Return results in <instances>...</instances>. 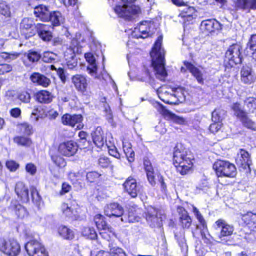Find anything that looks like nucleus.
<instances>
[{
    "label": "nucleus",
    "instance_id": "nucleus-1",
    "mask_svg": "<svg viewBox=\"0 0 256 256\" xmlns=\"http://www.w3.org/2000/svg\"><path fill=\"white\" fill-rule=\"evenodd\" d=\"M162 38L159 36L155 42L150 53L152 58V66L156 78L160 80H164L167 72L164 68V50L162 48Z\"/></svg>",
    "mask_w": 256,
    "mask_h": 256
},
{
    "label": "nucleus",
    "instance_id": "nucleus-2",
    "mask_svg": "<svg viewBox=\"0 0 256 256\" xmlns=\"http://www.w3.org/2000/svg\"><path fill=\"white\" fill-rule=\"evenodd\" d=\"M192 158L181 144L176 146L173 152V162L176 170L182 175L187 174L192 169Z\"/></svg>",
    "mask_w": 256,
    "mask_h": 256
},
{
    "label": "nucleus",
    "instance_id": "nucleus-3",
    "mask_svg": "<svg viewBox=\"0 0 256 256\" xmlns=\"http://www.w3.org/2000/svg\"><path fill=\"white\" fill-rule=\"evenodd\" d=\"M212 228L215 230L220 231L218 236L222 242L228 245L232 244L233 241L230 239L234 231L232 225L228 224L223 219H218L214 224Z\"/></svg>",
    "mask_w": 256,
    "mask_h": 256
},
{
    "label": "nucleus",
    "instance_id": "nucleus-4",
    "mask_svg": "<svg viewBox=\"0 0 256 256\" xmlns=\"http://www.w3.org/2000/svg\"><path fill=\"white\" fill-rule=\"evenodd\" d=\"M213 168L218 176L234 178L236 174L235 166L228 161L218 160L214 164Z\"/></svg>",
    "mask_w": 256,
    "mask_h": 256
},
{
    "label": "nucleus",
    "instance_id": "nucleus-5",
    "mask_svg": "<svg viewBox=\"0 0 256 256\" xmlns=\"http://www.w3.org/2000/svg\"><path fill=\"white\" fill-rule=\"evenodd\" d=\"M81 52V46H79L76 40L73 39L72 42V46L64 53L66 64L68 68L72 70L76 66L78 62L76 58L75 53Z\"/></svg>",
    "mask_w": 256,
    "mask_h": 256
},
{
    "label": "nucleus",
    "instance_id": "nucleus-6",
    "mask_svg": "<svg viewBox=\"0 0 256 256\" xmlns=\"http://www.w3.org/2000/svg\"><path fill=\"white\" fill-rule=\"evenodd\" d=\"M20 250L18 242L14 239L0 238V251L8 256H16Z\"/></svg>",
    "mask_w": 256,
    "mask_h": 256
},
{
    "label": "nucleus",
    "instance_id": "nucleus-7",
    "mask_svg": "<svg viewBox=\"0 0 256 256\" xmlns=\"http://www.w3.org/2000/svg\"><path fill=\"white\" fill-rule=\"evenodd\" d=\"M241 48L240 45L234 44L230 46L225 54V62L230 67H232L242 62L240 55Z\"/></svg>",
    "mask_w": 256,
    "mask_h": 256
},
{
    "label": "nucleus",
    "instance_id": "nucleus-8",
    "mask_svg": "<svg viewBox=\"0 0 256 256\" xmlns=\"http://www.w3.org/2000/svg\"><path fill=\"white\" fill-rule=\"evenodd\" d=\"M146 76L142 78L141 80L150 83L156 90V94L158 98L163 102L167 104L176 103L175 102L170 100V94H172L168 90L166 86H162L158 88L153 86L154 80L152 79L151 74L148 71H146Z\"/></svg>",
    "mask_w": 256,
    "mask_h": 256
},
{
    "label": "nucleus",
    "instance_id": "nucleus-9",
    "mask_svg": "<svg viewBox=\"0 0 256 256\" xmlns=\"http://www.w3.org/2000/svg\"><path fill=\"white\" fill-rule=\"evenodd\" d=\"M94 221L98 229L100 230V235L104 238L108 240L112 236H114L113 229L107 224L102 215L96 214L94 218Z\"/></svg>",
    "mask_w": 256,
    "mask_h": 256
},
{
    "label": "nucleus",
    "instance_id": "nucleus-10",
    "mask_svg": "<svg viewBox=\"0 0 256 256\" xmlns=\"http://www.w3.org/2000/svg\"><path fill=\"white\" fill-rule=\"evenodd\" d=\"M154 32V24L150 22L144 21L135 28L132 32V36L136 38H145Z\"/></svg>",
    "mask_w": 256,
    "mask_h": 256
},
{
    "label": "nucleus",
    "instance_id": "nucleus-11",
    "mask_svg": "<svg viewBox=\"0 0 256 256\" xmlns=\"http://www.w3.org/2000/svg\"><path fill=\"white\" fill-rule=\"evenodd\" d=\"M154 107L167 120L180 125H185L187 122L185 118L177 116L166 110L162 104H156Z\"/></svg>",
    "mask_w": 256,
    "mask_h": 256
},
{
    "label": "nucleus",
    "instance_id": "nucleus-12",
    "mask_svg": "<svg viewBox=\"0 0 256 256\" xmlns=\"http://www.w3.org/2000/svg\"><path fill=\"white\" fill-rule=\"evenodd\" d=\"M25 249L30 256H46L44 246L40 242L32 240L25 244Z\"/></svg>",
    "mask_w": 256,
    "mask_h": 256
},
{
    "label": "nucleus",
    "instance_id": "nucleus-13",
    "mask_svg": "<svg viewBox=\"0 0 256 256\" xmlns=\"http://www.w3.org/2000/svg\"><path fill=\"white\" fill-rule=\"evenodd\" d=\"M60 209L66 216L74 219L79 217L80 208L75 200L70 201L69 203L62 204Z\"/></svg>",
    "mask_w": 256,
    "mask_h": 256
},
{
    "label": "nucleus",
    "instance_id": "nucleus-14",
    "mask_svg": "<svg viewBox=\"0 0 256 256\" xmlns=\"http://www.w3.org/2000/svg\"><path fill=\"white\" fill-rule=\"evenodd\" d=\"M124 190L132 198H136L142 190V187L137 184L136 180L133 178L128 177L123 184Z\"/></svg>",
    "mask_w": 256,
    "mask_h": 256
},
{
    "label": "nucleus",
    "instance_id": "nucleus-15",
    "mask_svg": "<svg viewBox=\"0 0 256 256\" xmlns=\"http://www.w3.org/2000/svg\"><path fill=\"white\" fill-rule=\"evenodd\" d=\"M82 116L80 114L71 115L68 114H64L62 117V122L64 125L72 127L76 126V128L80 130L83 128L84 124L82 123Z\"/></svg>",
    "mask_w": 256,
    "mask_h": 256
},
{
    "label": "nucleus",
    "instance_id": "nucleus-16",
    "mask_svg": "<svg viewBox=\"0 0 256 256\" xmlns=\"http://www.w3.org/2000/svg\"><path fill=\"white\" fill-rule=\"evenodd\" d=\"M20 29L26 37H30L36 32V25H34L32 18H24L20 24Z\"/></svg>",
    "mask_w": 256,
    "mask_h": 256
},
{
    "label": "nucleus",
    "instance_id": "nucleus-17",
    "mask_svg": "<svg viewBox=\"0 0 256 256\" xmlns=\"http://www.w3.org/2000/svg\"><path fill=\"white\" fill-rule=\"evenodd\" d=\"M200 29L202 32L208 35L221 29V25L214 19H208L201 22Z\"/></svg>",
    "mask_w": 256,
    "mask_h": 256
},
{
    "label": "nucleus",
    "instance_id": "nucleus-18",
    "mask_svg": "<svg viewBox=\"0 0 256 256\" xmlns=\"http://www.w3.org/2000/svg\"><path fill=\"white\" fill-rule=\"evenodd\" d=\"M78 148L76 143L72 141H68L60 144L58 148V151L62 155L70 156L76 153Z\"/></svg>",
    "mask_w": 256,
    "mask_h": 256
},
{
    "label": "nucleus",
    "instance_id": "nucleus-19",
    "mask_svg": "<svg viewBox=\"0 0 256 256\" xmlns=\"http://www.w3.org/2000/svg\"><path fill=\"white\" fill-rule=\"evenodd\" d=\"M146 218L150 226H159L161 224L162 218L158 216V210L152 206L148 208L146 213Z\"/></svg>",
    "mask_w": 256,
    "mask_h": 256
},
{
    "label": "nucleus",
    "instance_id": "nucleus-20",
    "mask_svg": "<svg viewBox=\"0 0 256 256\" xmlns=\"http://www.w3.org/2000/svg\"><path fill=\"white\" fill-rule=\"evenodd\" d=\"M104 214L109 217L123 216L124 209L118 203H112L108 204L104 208Z\"/></svg>",
    "mask_w": 256,
    "mask_h": 256
},
{
    "label": "nucleus",
    "instance_id": "nucleus-21",
    "mask_svg": "<svg viewBox=\"0 0 256 256\" xmlns=\"http://www.w3.org/2000/svg\"><path fill=\"white\" fill-rule=\"evenodd\" d=\"M34 14L36 18L43 22L49 21L50 11L48 7L40 4L36 6L34 10Z\"/></svg>",
    "mask_w": 256,
    "mask_h": 256
},
{
    "label": "nucleus",
    "instance_id": "nucleus-22",
    "mask_svg": "<svg viewBox=\"0 0 256 256\" xmlns=\"http://www.w3.org/2000/svg\"><path fill=\"white\" fill-rule=\"evenodd\" d=\"M241 80L244 84H250L256 79V75L252 68L248 66H244L240 71Z\"/></svg>",
    "mask_w": 256,
    "mask_h": 256
},
{
    "label": "nucleus",
    "instance_id": "nucleus-23",
    "mask_svg": "<svg viewBox=\"0 0 256 256\" xmlns=\"http://www.w3.org/2000/svg\"><path fill=\"white\" fill-rule=\"evenodd\" d=\"M72 82L75 88L82 92L86 90L88 82L86 76L82 74H76L72 78Z\"/></svg>",
    "mask_w": 256,
    "mask_h": 256
},
{
    "label": "nucleus",
    "instance_id": "nucleus-24",
    "mask_svg": "<svg viewBox=\"0 0 256 256\" xmlns=\"http://www.w3.org/2000/svg\"><path fill=\"white\" fill-rule=\"evenodd\" d=\"M84 58L88 63V66H87L88 73L94 78H98V67L96 63L94 56L91 52H87L84 54Z\"/></svg>",
    "mask_w": 256,
    "mask_h": 256
},
{
    "label": "nucleus",
    "instance_id": "nucleus-25",
    "mask_svg": "<svg viewBox=\"0 0 256 256\" xmlns=\"http://www.w3.org/2000/svg\"><path fill=\"white\" fill-rule=\"evenodd\" d=\"M251 162L248 152L244 150H240L238 154L237 158L236 159L237 164L246 169L247 168H250Z\"/></svg>",
    "mask_w": 256,
    "mask_h": 256
},
{
    "label": "nucleus",
    "instance_id": "nucleus-26",
    "mask_svg": "<svg viewBox=\"0 0 256 256\" xmlns=\"http://www.w3.org/2000/svg\"><path fill=\"white\" fill-rule=\"evenodd\" d=\"M14 190L22 202H27L29 201L28 188L22 182H18L16 184Z\"/></svg>",
    "mask_w": 256,
    "mask_h": 256
},
{
    "label": "nucleus",
    "instance_id": "nucleus-27",
    "mask_svg": "<svg viewBox=\"0 0 256 256\" xmlns=\"http://www.w3.org/2000/svg\"><path fill=\"white\" fill-rule=\"evenodd\" d=\"M179 16L183 18L184 22H189L196 18V11L194 7L186 4L181 10Z\"/></svg>",
    "mask_w": 256,
    "mask_h": 256
},
{
    "label": "nucleus",
    "instance_id": "nucleus-28",
    "mask_svg": "<svg viewBox=\"0 0 256 256\" xmlns=\"http://www.w3.org/2000/svg\"><path fill=\"white\" fill-rule=\"evenodd\" d=\"M234 3L237 10H256V0H235Z\"/></svg>",
    "mask_w": 256,
    "mask_h": 256
},
{
    "label": "nucleus",
    "instance_id": "nucleus-29",
    "mask_svg": "<svg viewBox=\"0 0 256 256\" xmlns=\"http://www.w3.org/2000/svg\"><path fill=\"white\" fill-rule=\"evenodd\" d=\"M242 220L245 226L250 231L256 230V214L248 212L242 216Z\"/></svg>",
    "mask_w": 256,
    "mask_h": 256
},
{
    "label": "nucleus",
    "instance_id": "nucleus-30",
    "mask_svg": "<svg viewBox=\"0 0 256 256\" xmlns=\"http://www.w3.org/2000/svg\"><path fill=\"white\" fill-rule=\"evenodd\" d=\"M91 136L93 142L96 146L98 148H101L104 146V132L101 127H96L92 132Z\"/></svg>",
    "mask_w": 256,
    "mask_h": 256
},
{
    "label": "nucleus",
    "instance_id": "nucleus-31",
    "mask_svg": "<svg viewBox=\"0 0 256 256\" xmlns=\"http://www.w3.org/2000/svg\"><path fill=\"white\" fill-rule=\"evenodd\" d=\"M178 212L180 215V222L183 228H188L192 224V220L188 212L182 207L178 208Z\"/></svg>",
    "mask_w": 256,
    "mask_h": 256
},
{
    "label": "nucleus",
    "instance_id": "nucleus-32",
    "mask_svg": "<svg viewBox=\"0 0 256 256\" xmlns=\"http://www.w3.org/2000/svg\"><path fill=\"white\" fill-rule=\"evenodd\" d=\"M30 79L34 83L42 86L43 87H47L50 84V80L38 72H34L30 76Z\"/></svg>",
    "mask_w": 256,
    "mask_h": 256
},
{
    "label": "nucleus",
    "instance_id": "nucleus-33",
    "mask_svg": "<svg viewBox=\"0 0 256 256\" xmlns=\"http://www.w3.org/2000/svg\"><path fill=\"white\" fill-rule=\"evenodd\" d=\"M144 166L148 180L152 186L156 184V176L150 161L147 159L144 160Z\"/></svg>",
    "mask_w": 256,
    "mask_h": 256
},
{
    "label": "nucleus",
    "instance_id": "nucleus-34",
    "mask_svg": "<svg viewBox=\"0 0 256 256\" xmlns=\"http://www.w3.org/2000/svg\"><path fill=\"white\" fill-rule=\"evenodd\" d=\"M36 32L44 41H50L52 38V32L48 30L47 26L44 24H36Z\"/></svg>",
    "mask_w": 256,
    "mask_h": 256
},
{
    "label": "nucleus",
    "instance_id": "nucleus-35",
    "mask_svg": "<svg viewBox=\"0 0 256 256\" xmlns=\"http://www.w3.org/2000/svg\"><path fill=\"white\" fill-rule=\"evenodd\" d=\"M170 90L172 94H170V100L176 103H172V104H178V102H182L185 100L184 92L181 88H178L174 90L172 89Z\"/></svg>",
    "mask_w": 256,
    "mask_h": 256
},
{
    "label": "nucleus",
    "instance_id": "nucleus-36",
    "mask_svg": "<svg viewBox=\"0 0 256 256\" xmlns=\"http://www.w3.org/2000/svg\"><path fill=\"white\" fill-rule=\"evenodd\" d=\"M184 65L186 68L188 70L196 79L198 83H203L204 79L202 78V74L198 68L195 67L193 64L188 62H184Z\"/></svg>",
    "mask_w": 256,
    "mask_h": 256
},
{
    "label": "nucleus",
    "instance_id": "nucleus-37",
    "mask_svg": "<svg viewBox=\"0 0 256 256\" xmlns=\"http://www.w3.org/2000/svg\"><path fill=\"white\" fill-rule=\"evenodd\" d=\"M36 99L40 103H50L53 98V96L51 92L46 90H42L35 94Z\"/></svg>",
    "mask_w": 256,
    "mask_h": 256
},
{
    "label": "nucleus",
    "instance_id": "nucleus-38",
    "mask_svg": "<svg viewBox=\"0 0 256 256\" xmlns=\"http://www.w3.org/2000/svg\"><path fill=\"white\" fill-rule=\"evenodd\" d=\"M10 208L18 218H24L28 216V214L25 208L16 201L12 202Z\"/></svg>",
    "mask_w": 256,
    "mask_h": 256
},
{
    "label": "nucleus",
    "instance_id": "nucleus-39",
    "mask_svg": "<svg viewBox=\"0 0 256 256\" xmlns=\"http://www.w3.org/2000/svg\"><path fill=\"white\" fill-rule=\"evenodd\" d=\"M40 55L36 52L29 51L24 54L23 58L24 64L27 66H30V63L37 62L40 58Z\"/></svg>",
    "mask_w": 256,
    "mask_h": 256
},
{
    "label": "nucleus",
    "instance_id": "nucleus-40",
    "mask_svg": "<svg viewBox=\"0 0 256 256\" xmlns=\"http://www.w3.org/2000/svg\"><path fill=\"white\" fill-rule=\"evenodd\" d=\"M49 20L54 26H58L64 23V18L59 11H54L50 12Z\"/></svg>",
    "mask_w": 256,
    "mask_h": 256
},
{
    "label": "nucleus",
    "instance_id": "nucleus-41",
    "mask_svg": "<svg viewBox=\"0 0 256 256\" xmlns=\"http://www.w3.org/2000/svg\"><path fill=\"white\" fill-rule=\"evenodd\" d=\"M58 232L59 235L66 240H72L74 238L72 230L64 226H60L58 228Z\"/></svg>",
    "mask_w": 256,
    "mask_h": 256
},
{
    "label": "nucleus",
    "instance_id": "nucleus-42",
    "mask_svg": "<svg viewBox=\"0 0 256 256\" xmlns=\"http://www.w3.org/2000/svg\"><path fill=\"white\" fill-rule=\"evenodd\" d=\"M124 152L127 158V160L130 162L134 160V152L132 150L131 144L128 142H122Z\"/></svg>",
    "mask_w": 256,
    "mask_h": 256
},
{
    "label": "nucleus",
    "instance_id": "nucleus-43",
    "mask_svg": "<svg viewBox=\"0 0 256 256\" xmlns=\"http://www.w3.org/2000/svg\"><path fill=\"white\" fill-rule=\"evenodd\" d=\"M226 111L222 109L217 108L212 113V120L214 122H220L224 118Z\"/></svg>",
    "mask_w": 256,
    "mask_h": 256
},
{
    "label": "nucleus",
    "instance_id": "nucleus-44",
    "mask_svg": "<svg viewBox=\"0 0 256 256\" xmlns=\"http://www.w3.org/2000/svg\"><path fill=\"white\" fill-rule=\"evenodd\" d=\"M82 233L84 236L92 240H94L97 237V234L93 228L84 227L82 230Z\"/></svg>",
    "mask_w": 256,
    "mask_h": 256
},
{
    "label": "nucleus",
    "instance_id": "nucleus-45",
    "mask_svg": "<svg viewBox=\"0 0 256 256\" xmlns=\"http://www.w3.org/2000/svg\"><path fill=\"white\" fill-rule=\"evenodd\" d=\"M244 104L250 112H254L256 110V98L254 97L248 98L244 101Z\"/></svg>",
    "mask_w": 256,
    "mask_h": 256
},
{
    "label": "nucleus",
    "instance_id": "nucleus-46",
    "mask_svg": "<svg viewBox=\"0 0 256 256\" xmlns=\"http://www.w3.org/2000/svg\"><path fill=\"white\" fill-rule=\"evenodd\" d=\"M30 191L32 201L36 204H39L41 200V197L38 190L35 187L32 186L30 188Z\"/></svg>",
    "mask_w": 256,
    "mask_h": 256
},
{
    "label": "nucleus",
    "instance_id": "nucleus-47",
    "mask_svg": "<svg viewBox=\"0 0 256 256\" xmlns=\"http://www.w3.org/2000/svg\"><path fill=\"white\" fill-rule=\"evenodd\" d=\"M240 118L244 126L252 130H256V124L254 122L246 116V114H245L243 116H242Z\"/></svg>",
    "mask_w": 256,
    "mask_h": 256
},
{
    "label": "nucleus",
    "instance_id": "nucleus-48",
    "mask_svg": "<svg viewBox=\"0 0 256 256\" xmlns=\"http://www.w3.org/2000/svg\"><path fill=\"white\" fill-rule=\"evenodd\" d=\"M14 142L18 145L29 146L32 142L30 138L24 136H16L14 139Z\"/></svg>",
    "mask_w": 256,
    "mask_h": 256
},
{
    "label": "nucleus",
    "instance_id": "nucleus-49",
    "mask_svg": "<svg viewBox=\"0 0 256 256\" xmlns=\"http://www.w3.org/2000/svg\"><path fill=\"white\" fill-rule=\"evenodd\" d=\"M105 142L107 146L109 154L116 158H120V154L118 152L115 146L112 144L110 142H109V143H108L107 141L106 140Z\"/></svg>",
    "mask_w": 256,
    "mask_h": 256
},
{
    "label": "nucleus",
    "instance_id": "nucleus-50",
    "mask_svg": "<svg viewBox=\"0 0 256 256\" xmlns=\"http://www.w3.org/2000/svg\"><path fill=\"white\" fill-rule=\"evenodd\" d=\"M175 237L176 238L178 244L182 248V250L183 252H186L188 250V246L186 244V240L184 238V234L182 233L180 234V236H178V234H176Z\"/></svg>",
    "mask_w": 256,
    "mask_h": 256
},
{
    "label": "nucleus",
    "instance_id": "nucleus-51",
    "mask_svg": "<svg viewBox=\"0 0 256 256\" xmlns=\"http://www.w3.org/2000/svg\"><path fill=\"white\" fill-rule=\"evenodd\" d=\"M192 212L203 228H206V224L205 220L197 208L194 206H192Z\"/></svg>",
    "mask_w": 256,
    "mask_h": 256
},
{
    "label": "nucleus",
    "instance_id": "nucleus-52",
    "mask_svg": "<svg viewBox=\"0 0 256 256\" xmlns=\"http://www.w3.org/2000/svg\"><path fill=\"white\" fill-rule=\"evenodd\" d=\"M0 14L6 18L10 16V7L5 2H0Z\"/></svg>",
    "mask_w": 256,
    "mask_h": 256
},
{
    "label": "nucleus",
    "instance_id": "nucleus-53",
    "mask_svg": "<svg viewBox=\"0 0 256 256\" xmlns=\"http://www.w3.org/2000/svg\"><path fill=\"white\" fill-rule=\"evenodd\" d=\"M57 57V55L50 52H45L42 55V60L46 62H52L54 61Z\"/></svg>",
    "mask_w": 256,
    "mask_h": 256
},
{
    "label": "nucleus",
    "instance_id": "nucleus-54",
    "mask_svg": "<svg viewBox=\"0 0 256 256\" xmlns=\"http://www.w3.org/2000/svg\"><path fill=\"white\" fill-rule=\"evenodd\" d=\"M51 158L53 162L58 166L63 168L66 166V162L62 157L57 155H54L52 156Z\"/></svg>",
    "mask_w": 256,
    "mask_h": 256
},
{
    "label": "nucleus",
    "instance_id": "nucleus-55",
    "mask_svg": "<svg viewBox=\"0 0 256 256\" xmlns=\"http://www.w3.org/2000/svg\"><path fill=\"white\" fill-rule=\"evenodd\" d=\"M99 166L103 168H106L109 166L111 168H113V166L111 164V162L109 158L106 156H100L98 159Z\"/></svg>",
    "mask_w": 256,
    "mask_h": 256
},
{
    "label": "nucleus",
    "instance_id": "nucleus-56",
    "mask_svg": "<svg viewBox=\"0 0 256 256\" xmlns=\"http://www.w3.org/2000/svg\"><path fill=\"white\" fill-rule=\"evenodd\" d=\"M232 109L234 112V114L238 118H240L245 114V112L242 109L240 104L238 103H234L232 106Z\"/></svg>",
    "mask_w": 256,
    "mask_h": 256
},
{
    "label": "nucleus",
    "instance_id": "nucleus-57",
    "mask_svg": "<svg viewBox=\"0 0 256 256\" xmlns=\"http://www.w3.org/2000/svg\"><path fill=\"white\" fill-rule=\"evenodd\" d=\"M101 176L98 172L96 171L90 172L86 174V177L88 181L93 182L96 181Z\"/></svg>",
    "mask_w": 256,
    "mask_h": 256
},
{
    "label": "nucleus",
    "instance_id": "nucleus-58",
    "mask_svg": "<svg viewBox=\"0 0 256 256\" xmlns=\"http://www.w3.org/2000/svg\"><path fill=\"white\" fill-rule=\"evenodd\" d=\"M140 219V217L134 216L131 212L129 213L128 218L123 216L120 218L121 221L124 222H138Z\"/></svg>",
    "mask_w": 256,
    "mask_h": 256
},
{
    "label": "nucleus",
    "instance_id": "nucleus-59",
    "mask_svg": "<svg viewBox=\"0 0 256 256\" xmlns=\"http://www.w3.org/2000/svg\"><path fill=\"white\" fill-rule=\"evenodd\" d=\"M111 256H127L124 250L118 247H113L110 249Z\"/></svg>",
    "mask_w": 256,
    "mask_h": 256
},
{
    "label": "nucleus",
    "instance_id": "nucleus-60",
    "mask_svg": "<svg viewBox=\"0 0 256 256\" xmlns=\"http://www.w3.org/2000/svg\"><path fill=\"white\" fill-rule=\"evenodd\" d=\"M6 168L12 172L16 171L19 167V164L13 160H9L6 164Z\"/></svg>",
    "mask_w": 256,
    "mask_h": 256
},
{
    "label": "nucleus",
    "instance_id": "nucleus-61",
    "mask_svg": "<svg viewBox=\"0 0 256 256\" xmlns=\"http://www.w3.org/2000/svg\"><path fill=\"white\" fill-rule=\"evenodd\" d=\"M18 98L23 102H29L30 100V96L27 92H22L18 96Z\"/></svg>",
    "mask_w": 256,
    "mask_h": 256
},
{
    "label": "nucleus",
    "instance_id": "nucleus-62",
    "mask_svg": "<svg viewBox=\"0 0 256 256\" xmlns=\"http://www.w3.org/2000/svg\"><path fill=\"white\" fill-rule=\"evenodd\" d=\"M222 127V124L221 122H214L210 126L209 130L212 133L215 134L218 132Z\"/></svg>",
    "mask_w": 256,
    "mask_h": 256
},
{
    "label": "nucleus",
    "instance_id": "nucleus-63",
    "mask_svg": "<svg viewBox=\"0 0 256 256\" xmlns=\"http://www.w3.org/2000/svg\"><path fill=\"white\" fill-rule=\"evenodd\" d=\"M12 70V66L10 64H0V74H4L9 72Z\"/></svg>",
    "mask_w": 256,
    "mask_h": 256
},
{
    "label": "nucleus",
    "instance_id": "nucleus-64",
    "mask_svg": "<svg viewBox=\"0 0 256 256\" xmlns=\"http://www.w3.org/2000/svg\"><path fill=\"white\" fill-rule=\"evenodd\" d=\"M26 172L31 175H34L36 172V168L34 164L32 163H28L26 166Z\"/></svg>",
    "mask_w": 256,
    "mask_h": 256
}]
</instances>
